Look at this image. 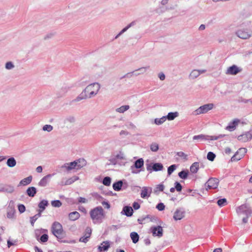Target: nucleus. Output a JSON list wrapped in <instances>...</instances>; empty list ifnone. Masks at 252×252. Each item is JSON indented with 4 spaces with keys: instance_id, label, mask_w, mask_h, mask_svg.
Masks as SVG:
<instances>
[{
    "instance_id": "f257e3e1",
    "label": "nucleus",
    "mask_w": 252,
    "mask_h": 252,
    "mask_svg": "<svg viewBox=\"0 0 252 252\" xmlns=\"http://www.w3.org/2000/svg\"><path fill=\"white\" fill-rule=\"evenodd\" d=\"M90 217L94 223H100L105 218V213L101 206L96 207L90 212Z\"/></svg>"
},
{
    "instance_id": "f03ea898",
    "label": "nucleus",
    "mask_w": 252,
    "mask_h": 252,
    "mask_svg": "<svg viewBox=\"0 0 252 252\" xmlns=\"http://www.w3.org/2000/svg\"><path fill=\"white\" fill-rule=\"evenodd\" d=\"M236 211L238 215H245L246 217L242 219L244 223H246L248 221V218L252 216V209L249 205L247 204H242L236 209Z\"/></svg>"
},
{
    "instance_id": "7ed1b4c3",
    "label": "nucleus",
    "mask_w": 252,
    "mask_h": 252,
    "mask_svg": "<svg viewBox=\"0 0 252 252\" xmlns=\"http://www.w3.org/2000/svg\"><path fill=\"white\" fill-rule=\"evenodd\" d=\"M87 162L84 158H79L72 162L65 163L63 166L67 171H70L72 169L79 170L86 166Z\"/></svg>"
},
{
    "instance_id": "20e7f679",
    "label": "nucleus",
    "mask_w": 252,
    "mask_h": 252,
    "mask_svg": "<svg viewBox=\"0 0 252 252\" xmlns=\"http://www.w3.org/2000/svg\"><path fill=\"white\" fill-rule=\"evenodd\" d=\"M99 89V84L94 83L88 85L83 91L86 94H88V97L90 98L97 94Z\"/></svg>"
},
{
    "instance_id": "39448f33",
    "label": "nucleus",
    "mask_w": 252,
    "mask_h": 252,
    "mask_svg": "<svg viewBox=\"0 0 252 252\" xmlns=\"http://www.w3.org/2000/svg\"><path fill=\"white\" fill-rule=\"evenodd\" d=\"M51 231L53 234L57 237L58 240L63 238L64 233L63 226L58 222H54L51 227Z\"/></svg>"
},
{
    "instance_id": "423d86ee",
    "label": "nucleus",
    "mask_w": 252,
    "mask_h": 252,
    "mask_svg": "<svg viewBox=\"0 0 252 252\" xmlns=\"http://www.w3.org/2000/svg\"><path fill=\"white\" fill-rule=\"evenodd\" d=\"M225 136V135L224 134H219L218 136H210L201 134L193 136L192 139L193 140H197L198 142H201L208 140H217L220 138L224 137Z\"/></svg>"
},
{
    "instance_id": "0eeeda50",
    "label": "nucleus",
    "mask_w": 252,
    "mask_h": 252,
    "mask_svg": "<svg viewBox=\"0 0 252 252\" xmlns=\"http://www.w3.org/2000/svg\"><path fill=\"white\" fill-rule=\"evenodd\" d=\"M236 34L241 39H247L252 36V31L248 28H241L236 31Z\"/></svg>"
},
{
    "instance_id": "6e6552de",
    "label": "nucleus",
    "mask_w": 252,
    "mask_h": 252,
    "mask_svg": "<svg viewBox=\"0 0 252 252\" xmlns=\"http://www.w3.org/2000/svg\"><path fill=\"white\" fill-rule=\"evenodd\" d=\"M214 106L213 103H208L200 106L198 108L195 110L193 114L194 115H198L201 114H204L208 112L209 111L212 110Z\"/></svg>"
},
{
    "instance_id": "1a4fd4ad",
    "label": "nucleus",
    "mask_w": 252,
    "mask_h": 252,
    "mask_svg": "<svg viewBox=\"0 0 252 252\" xmlns=\"http://www.w3.org/2000/svg\"><path fill=\"white\" fill-rule=\"evenodd\" d=\"M247 150L244 148H240L231 157V161H237L242 158L247 153Z\"/></svg>"
},
{
    "instance_id": "9d476101",
    "label": "nucleus",
    "mask_w": 252,
    "mask_h": 252,
    "mask_svg": "<svg viewBox=\"0 0 252 252\" xmlns=\"http://www.w3.org/2000/svg\"><path fill=\"white\" fill-rule=\"evenodd\" d=\"M219 183V181L218 179L211 178L205 183V186L207 190L208 189H216L218 188Z\"/></svg>"
},
{
    "instance_id": "9b49d317",
    "label": "nucleus",
    "mask_w": 252,
    "mask_h": 252,
    "mask_svg": "<svg viewBox=\"0 0 252 252\" xmlns=\"http://www.w3.org/2000/svg\"><path fill=\"white\" fill-rule=\"evenodd\" d=\"M150 230L154 236L161 237L163 235V229L160 226L151 227Z\"/></svg>"
},
{
    "instance_id": "f8f14e48",
    "label": "nucleus",
    "mask_w": 252,
    "mask_h": 252,
    "mask_svg": "<svg viewBox=\"0 0 252 252\" xmlns=\"http://www.w3.org/2000/svg\"><path fill=\"white\" fill-rule=\"evenodd\" d=\"M237 139L239 141L242 142H246L252 139V133L245 132L241 135L238 136Z\"/></svg>"
},
{
    "instance_id": "ddd939ff",
    "label": "nucleus",
    "mask_w": 252,
    "mask_h": 252,
    "mask_svg": "<svg viewBox=\"0 0 252 252\" xmlns=\"http://www.w3.org/2000/svg\"><path fill=\"white\" fill-rule=\"evenodd\" d=\"M185 212L183 209H177L174 213L173 218L175 220H181L185 216Z\"/></svg>"
},
{
    "instance_id": "4468645a",
    "label": "nucleus",
    "mask_w": 252,
    "mask_h": 252,
    "mask_svg": "<svg viewBox=\"0 0 252 252\" xmlns=\"http://www.w3.org/2000/svg\"><path fill=\"white\" fill-rule=\"evenodd\" d=\"M241 71V69L236 65H233L228 67L226 70V74L230 75H236Z\"/></svg>"
},
{
    "instance_id": "2eb2a0df",
    "label": "nucleus",
    "mask_w": 252,
    "mask_h": 252,
    "mask_svg": "<svg viewBox=\"0 0 252 252\" xmlns=\"http://www.w3.org/2000/svg\"><path fill=\"white\" fill-rule=\"evenodd\" d=\"M239 122L238 119H235L232 122L229 123L228 125L226 127L225 129L229 131L234 130Z\"/></svg>"
},
{
    "instance_id": "dca6fc26",
    "label": "nucleus",
    "mask_w": 252,
    "mask_h": 252,
    "mask_svg": "<svg viewBox=\"0 0 252 252\" xmlns=\"http://www.w3.org/2000/svg\"><path fill=\"white\" fill-rule=\"evenodd\" d=\"M52 175H53L51 174H48L47 175L43 177L39 182L38 184V186L43 187L46 186Z\"/></svg>"
},
{
    "instance_id": "f3484780",
    "label": "nucleus",
    "mask_w": 252,
    "mask_h": 252,
    "mask_svg": "<svg viewBox=\"0 0 252 252\" xmlns=\"http://www.w3.org/2000/svg\"><path fill=\"white\" fill-rule=\"evenodd\" d=\"M152 191L151 188H148L146 187H144L140 193V196L142 198L148 197L150 196Z\"/></svg>"
},
{
    "instance_id": "a211bd4d",
    "label": "nucleus",
    "mask_w": 252,
    "mask_h": 252,
    "mask_svg": "<svg viewBox=\"0 0 252 252\" xmlns=\"http://www.w3.org/2000/svg\"><path fill=\"white\" fill-rule=\"evenodd\" d=\"M133 213V211L132 209V208L130 206H125L123 209V211L122 212V213L124 214L127 217H131Z\"/></svg>"
},
{
    "instance_id": "6ab92c4d",
    "label": "nucleus",
    "mask_w": 252,
    "mask_h": 252,
    "mask_svg": "<svg viewBox=\"0 0 252 252\" xmlns=\"http://www.w3.org/2000/svg\"><path fill=\"white\" fill-rule=\"evenodd\" d=\"M206 71L205 69L197 70L194 69L190 73L189 76L192 79H195L200 75V74L205 73Z\"/></svg>"
},
{
    "instance_id": "aec40b11",
    "label": "nucleus",
    "mask_w": 252,
    "mask_h": 252,
    "mask_svg": "<svg viewBox=\"0 0 252 252\" xmlns=\"http://www.w3.org/2000/svg\"><path fill=\"white\" fill-rule=\"evenodd\" d=\"M110 248V244L109 241H104L101 243L98 246V250L99 252L107 251Z\"/></svg>"
},
{
    "instance_id": "412c9836",
    "label": "nucleus",
    "mask_w": 252,
    "mask_h": 252,
    "mask_svg": "<svg viewBox=\"0 0 252 252\" xmlns=\"http://www.w3.org/2000/svg\"><path fill=\"white\" fill-rule=\"evenodd\" d=\"M15 213L14 207L9 205L7 208V217L8 219H13L15 217Z\"/></svg>"
},
{
    "instance_id": "4be33fe9",
    "label": "nucleus",
    "mask_w": 252,
    "mask_h": 252,
    "mask_svg": "<svg viewBox=\"0 0 252 252\" xmlns=\"http://www.w3.org/2000/svg\"><path fill=\"white\" fill-rule=\"evenodd\" d=\"M79 178L78 176H74L72 177L71 178H70L68 179L67 180H66L64 182L62 181L61 182V185L66 186V185H71L72 183H73L74 182L79 180Z\"/></svg>"
},
{
    "instance_id": "5701e85b",
    "label": "nucleus",
    "mask_w": 252,
    "mask_h": 252,
    "mask_svg": "<svg viewBox=\"0 0 252 252\" xmlns=\"http://www.w3.org/2000/svg\"><path fill=\"white\" fill-rule=\"evenodd\" d=\"M89 98L88 96V94H86L85 93H84V91H82V92L75 99H73L71 102H79L83 99H85Z\"/></svg>"
},
{
    "instance_id": "b1692460",
    "label": "nucleus",
    "mask_w": 252,
    "mask_h": 252,
    "mask_svg": "<svg viewBox=\"0 0 252 252\" xmlns=\"http://www.w3.org/2000/svg\"><path fill=\"white\" fill-rule=\"evenodd\" d=\"M79 217L80 214L77 211L71 212L68 214L69 219L71 221L76 220L78 219Z\"/></svg>"
},
{
    "instance_id": "393cba45",
    "label": "nucleus",
    "mask_w": 252,
    "mask_h": 252,
    "mask_svg": "<svg viewBox=\"0 0 252 252\" xmlns=\"http://www.w3.org/2000/svg\"><path fill=\"white\" fill-rule=\"evenodd\" d=\"M32 176H29V177L23 179L22 180L20 183L19 186H27L30 184L32 181Z\"/></svg>"
},
{
    "instance_id": "a878e982",
    "label": "nucleus",
    "mask_w": 252,
    "mask_h": 252,
    "mask_svg": "<svg viewBox=\"0 0 252 252\" xmlns=\"http://www.w3.org/2000/svg\"><path fill=\"white\" fill-rule=\"evenodd\" d=\"M149 68V66L139 68L138 69L134 70V71H135L134 75L137 76L140 74H144L145 72H146L147 70Z\"/></svg>"
},
{
    "instance_id": "bb28decb",
    "label": "nucleus",
    "mask_w": 252,
    "mask_h": 252,
    "mask_svg": "<svg viewBox=\"0 0 252 252\" xmlns=\"http://www.w3.org/2000/svg\"><path fill=\"white\" fill-rule=\"evenodd\" d=\"M36 189L35 187H31L27 189L26 192L30 197H34L36 193Z\"/></svg>"
},
{
    "instance_id": "cd10ccee",
    "label": "nucleus",
    "mask_w": 252,
    "mask_h": 252,
    "mask_svg": "<svg viewBox=\"0 0 252 252\" xmlns=\"http://www.w3.org/2000/svg\"><path fill=\"white\" fill-rule=\"evenodd\" d=\"M123 185V181L121 180H120L118 182L114 183L113 184V188L114 190H115V191H120L122 189Z\"/></svg>"
},
{
    "instance_id": "c85d7f7f",
    "label": "nucleus",
    "mask_w": 252,
    "mask_h": 252,
    "mask_svg": "<svg viewBox=\"0 0 252 252\" xmlns=\"http://www.w3.org/2000/svg\"><path fill=\"white\" fill-rule=\"evenodd\" d=\"M49 203L47 200H42L38 204V207L40 212H43L46 208V207L48 205Z\"/></svg>"
},
{
    "instance_id": "c756f323",
    "label": "nucleus",
    "mask_w": 252,
    "mask_h": 252,
    "mask_svg": "<svg viewBox=\"0 0 252 252\" xmlns=\"http://www.w3.org/2000/svg\"><path fill=\"white\" fill-rule=\"evenodd\" d=\"M179 116V113L178 112H169L167 114L166 116H165L166 119H167L169 121L173 120L175 118Z\"/></svg>"
},
{
    "instance_id": "7c9ffc66",
    "label": "nucleus",
    "mask_w": 252,
    "mask_h": 252,
    "mask_svg": "<svg viewBox=\"0 0 252 252\" xmlns=\"http://www.w3.org/2000/svg\"><path fill=\"white\" fill-rule=\"evenodd\" d=\"M6 164L9 167H13L16 164V161L13 157H11L7 160Z\"/></svg>"
},
{
    "instance_id": "2f4dec72",
    "label": "nucleus",
    "mask_w": 252,
    "mask_h": 252,
    "mask_svg": "<svg viewBox=\"0 0 252 252\" xmlns=\"http://www.w3.org/2000/svg\"><path fill=\"white\" fill-rule=\"evenodd\" d=\"M130 236L133 243L136 244L139 241V236L137 232H131L130 234Z\"/></svg>"
},
{
    "instance_id": "473e14b6",
    "label": "nucleus",
    "mask_w": 252,
    "mask_h": 252,
    "mask_svg": "<svg viewBox=\"0 0 252 252\" xmlns=\"http://www.w3.org/2000/svg\"><path fill=\"white\" fill-rule=\"evenodd\" d=\"M163 168V165L160 163H155L152 165V169L155 171H161Z\"/></svg>"
},
{
    "instance_id": "72a5a7b5",
    "label": "nucleus",
    "mask_w": 252,
    "mask_h": 252,
    "mask_svg": "<svg viewBox=\"0 0 252 252\" xmlns=\"http://www.w3.org/2000/svg\"><path fill=\"white\" fill-rule=\"evenodd\" d=\"M199 169V163L197 162H194L190 167V170L192 173L197 172Z\"/></svg>"
},
{
    "instance_id": "f704fd0d",
    "label": "nucleus",
    "mask_w": 252,
    "mask_h": 252,
    "mask_svg": "<svg viewBox=\"0 0 252 252\" xmlns=\"http://www.w3.org/2000/svg\"><path fill=\"white\" fill-rule=\"evenodd\" d=\"M129 108V106L128 105H123L119 108L116 109V111L120 113H123Z\"/></svg>"
},
{
    "instance_id": "c9c22d12",
    "label": "nucleus",
    "mask_w": 252,
    "mask_h": 252,
    "mask_svg": "<svg viewBox=\"0 0 252 252\" xmlns=\"http://www.w3.org/2000/svg\"><path fill=\"white\" fill-rule=\"evenodd\" d=\"M144 160L142 158H139L136 160L134 162V167L136 168H140L143 166Z\"/></svg>"
},
{
    "instance_id": "e433bc0d",
    "label": "nucleus",
    "mask_w": 252,
    "mask_h": 252,
    "mask_svg": "<svg viewBox=\"0 0 252 252\" xmlns=\"http://www.w3.org/2000/svg\"><path fill=\"white\" fill-rule=\"evenodd\" d=\"M159 149L158 144L156 142H153L150 145V150L154 152H157Z\"/></svg>"
},
{
    "instance_id": "4c0bfd02",
    "label": "nucleus",
    "mask_w": 252,
    "mask_h": 252,
    "mask_svg": "<svg viewBox=\"0 0 252 252\" xmlns=\"http://www.w3.org/2000/svg\"><path fill=\"white\" fill-rule=\"evenodd\" d=\"M166 119L165 116H163L159 119L156 118L155 119V124L157 125H161L166 121Z\"/></svg>"
},
{
    "instance_id": "58836bf2",
    "label": "nucleus",
    "mask_w": 252,
    "mask_h": 252,
    "mask_svg": "<svg viewBox=\"0 0 252 252\" xmlns=\"http://www.w3.org/2000/svg\"><path fill=\"white\" fill-rule=\"evenodd\" d=\"M188 171L183 170L178 173V176L181 179H186L188 177Z\"/></svg>"
},
{
    "instance_id": "ea45409f",
    "label": "nucleus",
    "mask_w": 252,
    "mask_h": 252,
    "mask_svg": "<svg viewBox=\"0 0 252 252\" xmlns=\"http://www.w3.org/2000/svg\"><path fill=\"white\" fill-rule=\"evenodd\" d=\"M111 179L109 177H105L104 178L102 183L106 186H109L111 184Z\"/></svg>"
},
{
    "instance_id": "a19ab883",
    "label": "nucleus",
    "mask_w": 252,
    "mask_h": 252,
    "mask_svg": "<svg viewBox=\"0 0 252 252\" xmlns=\"http://www.w3.org/2000/svg\"><path fill=\"white\" fill-rule=\"evenodd\" d=\"M177 165L175 164H172L168 167L167 169V173L168 175H170L176 169Z\"/></svg>"
},
{
    "instance_id": "79ce46f5",
    "label": "nucleus",
    "mask_w": 252,
    "mask_h": 252,
    "mask_svg": "<svg viewBox=\"0 0 252 252\" xmlns=\"http://www.w3.org/2000/svg\"><path fill=\"white\" fill-rule=\"evenodd\" d=\"M15 65L12 62H6L5 64V67L7 70H11L14 68Z\"/></svg>"
},
{
    "instance_id": "37998d69",
    "label": "nucleus",
    "mask_w": 252,
    "mask_h": 252,
    "mask_svg": "<svg viewBox=\"0 0 252 252\" xmlns=\"http://www.w3.org/2000/svg\"><path fill=\"white\" fill-rule=\"evenodd\" d=\"M51 205L54 207H60L62 206V202L59 200H54L51 202Z\"/></svg>"
},
{
    "instance_id": "c03bdc74",
    "label": "nucleus",
    "mask_w": 252,
    "mask_h": 252,
    "mask_svg": "<svg viewBox=\"0 0 252 252\" xmlns=\"http://www.w3.org/2000/svg\"><path fill=\"white\" fill-rule=\"evenodd\" d=\"M53 129V127L50 125H45L42 127L43 131H46L48 132L51 131Z\"/></svg>"
},
{
    "instance_id": "a18cd8bd",
    "label": "nucleus",
    "mask_w": 252,
    "mask_h": 252,
    "mask_svg": "<svg viewBox=\"0 0 252 252\" xmlns=\"http://www.w3.org/2000/svg\"><path fill=\"white\" fill-rule=\"evenodd\" d=\"M216 157V155L212 152H209L207 154V159L211 161H213Z\"/></svg>"
},
{
    "instance_id": "49530a36",
    "label": "nucleus",
    "mask_w": 252,
    "mask_h": 252,
    "mask_svg": "<svg viewBox=\"0 0 252 252\" xmlns=\"http://www.w3.org/2000/svg\"><path fill=\"white\" fill-rule=\"evenodd\" d=\"M217 203L220 207L223 206L226 203V199L225 198L219 199L217 201Z\"/></svg>"
},
{
    "instance_id": "de8ad7c7",
    "label": "nucleus",
    "mask_w": 252,
    "mask_h": 252,
    "mask_svg": "<svg viewBox=\"0 0 252 252\" xmlns=\"http://www.w3.org/2000/svg\"><path fill=\"white\" fill-rule=\"evenodd\" d=\"M175 188L177 191H181L182 189V186L181 184L178 182H175L174 183Z\"/></svg>"
},
{
    "instance_id": "09e8293b",
    "label": "nucleus",
    "mask_w": 252,
    "mask_h": 252,
    "mask_svg": "<svg viewBox=\"0 0 252 252\" xmlns=\"http://www.w3.org/2000/svg\"><path fill=\"white\" fill-rule=\"evenodd\" d=\"M68 91V89L66 87H63L61 89L60 93L59 94V96L64 95Z\"/></svg>"
},
{
    "instance_id": "8fccbe9b",
    "label": "nucleus",
    "mask_w": 252,
    "mask_h": 252,
    "mask_svg": "<svg viewBox=\"0 0 252 252\" xmlns=\"http://www.w3.org/2000/svg\"><path fill=\"white\" fill-rule=\"evenodd\" d=\"M40 240L41 242L44 243L48 241V236L47 234H44L40 237Z\"/></svg>"
},
{
    "instance_id": "3c124183",
    "label": "nucleus",
    "mask_w": 252,
    "mask_h": 252,
    "mask_svg": "<svg viewBox=\"0 0 252 252\" xmlns=\"http://www.w3.org/2000/svg\"><path fill=\"white\" fill-rule=\"evenodd\" d=\"M164 186L163 184H160L157 186L155 191H162L164 190Z\"/></svg>"
},
{
    "instance_id": "603ef678",
    "label": "nucleus",
    "mask_w": 252,
    "mask_h": 252,
    "mask_svg": "<svg viewBox=\"0 0 252 252\" xmlns=\"http://www.w3.org/2000/svg\"><path fill=\"white\" fill-rule=\"evenodd\" d=\"M135 71H132L130 72H128L125 75L122 76L121 79H123L124 78H131L133 75H134Z\"/></svg>"
},
{
    "instance_id": "864d4df0",
    "label": "nucleus",
    "mask_w": 252,
    "mask_h": 252,
    "mask_svg": "<svg viewBox=\"0 0 252 252\" xmlns=\"http://www.w3.org/2000/svg\"><path fill=\"white\" fill-rule=\"evenodd\" d=\"M18 210L20 213H24L26 210L25 206L23 204H19L18 206Z\"/></svg>"
},
{
    "instance_id": "5fc2aeb1",
    "label": "nucleus",
    "mask_w": 252,
    "mask_h": 252,
    "mask_svg": "<svg viewBox=\"0 0 252 252\" xmlns=\"http://www.w3.org/2000/svg\"><path fill=\"white\" fill-rule=\"evenodd\" d=\"M116 158H117V159H125V155L124 154V153L122 152H119V153L116 156Z\"/></svg>"
},
{
    "instance_id": "6e6d98bb",
    "label": "nucleus",
    "mask_w": 252,
    "mask_h": 252,
    "mask_svg": "<svg viewBox=\"0 0 252 252\" xmlns=\"http://www.w3.org/2000/svg\"><path fill=\"white\" fill-rule=\"evenodd\" d=\"M156 208L159 211H163L165 208V205L162 203H159L157 205Z\"/></svg>"
},
{
    "instance_id": "4d7b16f0",
    "label": "nucleus",
    "mask_w": 252,
    "mask_h": 252,
    "mask_svg": "<svg viewBox=\"0 0 252 252\" xmlns=\"http://www.w3.org/2000/svg\"><path fill=\"white\" fill-rule=\"evenodd\" d=\"M177 155L179 157L182 158H183L185 159H187V155H186L184 152H179L177 153Z\"/></svg>"
},
{
    "instance_id": "13d9d810",
    "label": "nucleus",
    "mask_w": 252,
    "mask_h": 252,
    "mask_svg": "<svg viewBox=\"0 0 252 252\" xmlns=\"http://www.w3.org/2000/svg\"><path fill=\"white\" fill-rule=\"evenodd\" d=\"M78 202L80 203H86L88 202V200L86 198L82 197H79L78 198Z\"/></svg>"
},
{
    "instance_id": "bf43d9fd",
    "label": "nucleus",
    "mask_w": 252,
    "mask_h": 252,
    "mask_svg": "<svg viewBox=\"0 0 252 252\" xmlns=\"http://www.w3.org/2000/svg\"><path fill=\"white\" fill-rule=\"evenodd\" d=\"M55 35V33L53 32H50L47 33L44 37L45 40L48 39L49 38H52Z\"/></svg>"
},
{
    "instance_id": "052dcab7",
    "label": "nucleus",
    "mask_w": 252,
    "mask_h": 252,
    "mask_svg": "<svg viewBox=\"0 0 252 252\" xmlns=\"http://www.w3.org/2000/svg\"><path fill=\"white\" fill-rule=\"evenodd\" d=\"M4 190H5L6 192H9V193H12L14 191V187L13 186H9L8 187V188L6 189H4Z\"/></svg>"
},
{
    "instance_id": "680f3d73",
    "label": "nucleus",
    "mask_w": 252,
    "mask_h": 252,
    "mask_svg": "<svg viewBox=\"0 0 252 252\" xmlns=\"http://www.w3.org/2000/svg\"><path fill=\"white\" fill-rule=\"evenodd\" d=\"M37 220V219L34 216L30 218V222L32 226H34V224Z\"/></svg>"
},
{
    "instance_id": "e2e57ef3",
    "label": "nucleus",
    "mask_w": 252,
    "mask_h": 252,
    "mask_svg": "<svg viewBox=\"0 0 252 252\" xmlns=\"http://www.w3.org/2000/svg\"><path fill=\"white\" fill-rule=\"evenodd\" d=\"M17 243V241L15 240L14 242H12L10 240H7V247L10 248L11 246L16 245Z\"/></svg>"
},
{
    "instance_id": "0e129e2a",
    "label": "nucleus",
    "mask_w": 252,
    "mask_h": 252,
    "mask_svg": "<svg viewBox=\"0 0 252 252\" xmlns=\"http://www.w3.org/2000/svg\"><path fill=\"white\" fill-rule=\"evenodd\" d=\"M132 207L134 209L138 210L140 208V205L138 202H134L132 204Z\"/></svg>"
},
{
    "instance_id": "69168bd1",
    "label": "nucleus",
    "mask_w": 252,
    "mask_h": 252,
    "mask_svg": "<svg viewBox=\"0 0 252 252\" xmlns=\"http://www.w3.org/2000/svg\"><path fill=\"white\" fill-rule=\"evenodd\" d=\"M89 239L87 238V237H86L85 236H83V237H81L79 239L80 242L84 243H87Z\"/></svg>"
},
{
    "instance_id": "338daca9",
    "label": "nucleus",
    "mask_w": 252,
    "mask_h": 252,
    "mask_svg": "<svg viewBox=\"0 0 252 252\" xmlns=\"http://www.w3.org/2000/svg\"><path fill=\"white\" fill-rule=\"evenodd\" d=\"M158 77L159 78V79L161 81H163V80H165V76L163 72L159 73L158 74Z\"/></svg>"
},
{
    "instance_id": "774afa93",
    "label": "nucleus",
    "mask_w": 252,
    "mask_h": 252,
    "mask_svg": "<svg viewBox=\"0 0 252 252\" xmlns=\"http://www.w3.org/2000/svg\"><path fill=\"white\" fill-rule=\"evenodd\" d=\"M238 101L239 102H243V103H246L249 101H251V99H246L243 98L242 97H241V98H239Z\"/></svg>"
}]
</instances>
